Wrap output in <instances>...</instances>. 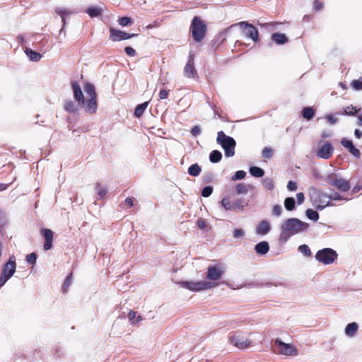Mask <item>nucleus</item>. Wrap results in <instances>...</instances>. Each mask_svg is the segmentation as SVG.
Listing matches in <instances>:
<instances>
[{
	"mask_svg": "<svg viewBox=\"0 0 362 362\" xmlns=\"http://www.w3.org/2000/svg\"><path fill=\"white\" fill-rule=\"evenodd\" d=\"M287 188L290 191H295L297 189V184L294 181L290 180L287 184Z\"/></svg>",
	"mask_w": 362,
	"mask_h": 362,
	"instance_id": "4d7b16f0",
	"label": "nucleus"
},
{
	"mask_svg": "<svg viewBox=\"0 0 362 362\" xmlns=\"http://www.w3.org/2000/svg\"><path fill=\"white\" fill-rule=\"evenodd\" d=\"M262 185L267 189H272L274 188V182L272 179L266 177L262 180Z\"/></svg>",
	"mask_w": 362,
	"mask_h": 362,
	"instance_id": "a19ab883",
	"label": "nucleus"
},
{
	"mask_svg": "<svg viewBox=\"0 0 362 362\" xmlns=\"http://www.w3.org/2000/svg\"><path fill=\"white\" fill-rule=\"evenodd\" d=\"M250 174L255 177H262L264 175V171L263 169L259 167H251L250 168Z\"/></svg>",
	"mask_w": 362,
	"mask_h": 362,
	"instance_id": "72a5a7b5",
	"label": "nucleus"
},
{
	"mask_svg": "<svg viewBox=\"0 0 362 362\" xmlns=\"http://www.w3.org/2000/svg\"><path fill=\"white\" fill-rule=\"evenodd\" d=\"M351 87L356 90L362 89V76L357 80H353L351 83Z\"/></svg>",
	"mask_w": 362,
	"mask_h": 362,
	"instance_id": "58836bf2",
	"label": "nucleus"
},
{
	"mask_svg": "<svg viewBox=\"0 0 362 362\" xmlns=\"http://www.w3.org/2000/svg\"><path fill=\"white\" fill-rule=\"evenodd\" d=\"M207 27L204 21L199 16H194L192 18L189 33L194 40L197 42H201L206 37Z\"/></svg>",
	"mask_w": 362,
	"mask_h": 362,
	"instance_id": "f03ea898",
	"label": "nucleus"
},
{
	"mask_svg": "<svg viewBox=\"0 0 362 362\" xmlns=\"http://www.w3.org/2000/svg\"><path fill=\"white\" fill-rule=\"evenodd\" d=\"M124 52L129 57H134L136 54L135 49L132 47H126L124 48Z\"/></svg>",
	"mask_w": 362,
	"mask_h": 362,
	"instance_id": "864d4df0",
	"label": "nucleus"
},
{
	"mask_svg": "<svg viewBox=\"0 0 362 362\" xmlns=\"http://www.w3.org/2000/svg\"><path fill=\"white\" fill-rule=\"evenodd\" d=\"M274 346L277 351L286 356H293L297 354L298 350L292 344L285 343L280 339H276L274 341Z\"/></svg>",
	"mask_w": 362,
	"mask_h": 362,
	"instance_id": "9d476101",
	"label": "nucleus"
},
{
	"mask_svg": "<svg viewBox=\"0 0 362 362\" xmlns=\"http://www.w3.org/2000/svg\"><path fill=\"white\" fill-rule=\"evenodd\" d=\"M223 272L221 265H211L208 267L206 278L209 280L217 281L222 277Z\"/></svg>",
	"mask_w": 362,
	"mask_h": 362,
	"instance_id": "dca6fc26",
	"label": "nucleus"
},
{
	"mask_svg": "<svg viewBox=\"0 0 362 362\" xmlns=\"http://www.w3.org/2000/svg\"><path fill=\"white\" fill-rule=\"evenodd\" d=\"M71 282H72V273H70L66 278L64 284H63V286H62V291L63 293H66L68 292V290H69V286H71Z\"/></svg>",
	"mask_w": 362,
	"mask_h": 362,
	"instance_id": "f704fd0d",
	"label": "nucleus"
},
{
	"mask_svg": "<svg viewBox=\"0 0 362 362\" xmlns=\"http://www.w3.org/2000/svg\"><path fill=\"white\" fill-rule=\"evenodd\" d=\"M356 112V107L352 105L348 106L345 108V113L348 115H354Z\"/></svg>",
	"mask_w": 362,
	"mask_h": 362,
	"instance_id": "3c124183",
	"label": "nucleus"
},
{
	"mask_svg": "<svg viewBox=\"0 0 362 362\" xmlns=\"http://www.w3.org/2000/svg\"><path fill=\"white\" fill-rule=\"evenodd\" d=\"M271 38L277 45H284L288 42V37L284 33H274L272 35Z\"/></svg>",
	"mask_w": 362,
	"mask_h": 362,
	"instance_id": "5701e85b",
	"label": "nucleus"
},
{
	"mask_svg": "<svg viewBox=\"0 0 362 362\" xmlns=\"http://www.w3.org/2000/svg\"><path fill=\"white\" fill-rule=\"evenodd\" d=\"M274 151L270 146L264 147L262 151V156L264 161L271 159L274 156Z\"/></svg>",
	"mask_w": 362,
	"mask_h": 362,
	"instance_id": "cd10ccee",
	"label": "nucleus"
},
{
	"mask_svg": "<svg viewBox=\"0 0 362 362\" xmlns=\"http://www.w3.org/2000/svg\"><path fill=\"white\" fill-rule=\"evenodd\" d=\"M308 227V223H305L298 218H288L281 226V237L286 240L288 238L307 230Z\"/></svg>",
	"mask_w": 362,
	"mask_h": 362,
	"instance_id": "f257e3e1",
	"label": "nucleus"
},
{
	"mask_svg": "<svg viewBox=\"0 0 362 362\" xmlns=\"http://www.w3.org/2000/svg\"><path fill=\"white\" fill-rule=\"evenodd\" d=\"M64 110L69 113H75L77 111V107L72 100H66L64 104Z\"/></svg>",
	"mask_w": 362,
	"mask_h": 362,
	"instance_id": "c85d7f7f",
	"label": "nucleus"
},
{
	"mask_svg": "<svg viewBox=\"0 0 362 362\" xmlns=\"http://www.w3.org/2000/svg\"><path fill=\"white\" fill-rule=\"evenodd\" d=\"M71 87L74 91V99L78 102V105H83L85 104V100L81 88L78 82L72 81Z\"/></svg>",
	"mask_w": 362,
	"mask_h": 362,
	"instance_id": "6ab92c4d",
	"label": "nucleus"
},
{
	"mask_svg": "<svg viewBox=\"0 0 362 362\" xmlns=\"http://www.w3.org/2000/svg\"><path fill=\"white\" fill-rule=\"evenodd\" d=\"M168 97V91L165 89H162L159 92V99L163 100Z\"/></svg>",
	"mask_w": 362,
	"mask_h": 362,
	"instance_id": "052dcab7",
	"label": "nucleus"
},
{
	"mask_svg": "<svg viewBox=\"0 0 362 362\" xmlns=\"http://www.w3.org/2000/svg\"><path fill=\"white\" fill-rule=\"evenodd\" d=\"M95 192L100 198L104 197L107 192V189L102 187L99 183H97L95 186Z\"/></svg>",
	"mask_w": 362,
	"mask_h": 362,
	"instance_id": "ea45409f",
	"label": "nucleus"
},
{
	"mask_svg": "<svg viewBox=\"0 0 362 362\" xmlns=\"http://www.w3.org/2000/svg\"><path fill=\"white\" fill-rule=\"evenodd\" d=\"M281 211H282V208L280 205L276 204V205L274 206L273 209H272L273 215H274L276 216H279L281 214Z\"/></svg>",
	"mask_w": 362,
	"mask_h": 362,
	"instance_id": "603ef678",
	"label": "nucleus"
},
{
	"mask_svg": "<svg viewBox=\"0 0 362 362\" xmlns=\"http://www.w3.org/2000/svg\"><path fill=\"white\" fill-rule=\"evenodd\" d=\"M284 206L286 210L292 211L295 208V200L293 197H287L284 200Z\"/></svg>",
	"mask_w": 362,
	"mask_h": 362,
	"instance_id": "e433bc0d",
	"label": "nucleus"
},
{
	"mask_svg": "<svg viewBox=\"0 0 362 362\" xmlns=\"http://www.w3.org/2000/svg\"><path fill=\"white\" fill-rule=\"evenodd\" d=\"M103 9L100 7H90L87 9L86 13L91 17H98L102 15Z\"/></svg>",
	"mask_w": 362,
	"mask_h": 362,
	"instance_id": "7c9ffc66",
	"label": "nucleus"
},
{
	"mask_svg": "<svg viewBox=\"0 0 362 362\" xmlns=\"http://www.w3.org/2000/svg\"><path fill=\"white\" fill-rule=\"evenodd\" d=\"M246 175V173L243 170H238L235 173V174L232 176L231 180H242L243 179Z\"/></svg>",
	"mask_w": 362,
	"mask_h": 362,
	"instance_id": "a18cd8bd",
	"label": "nucleus"
},
{
	"mask_svg": "<svg viewBox=\"0 0 362 362\" xmlns=\"http://www.w3.org/2000/svg\"><path fill=\"white\" fill-rule=\"evenodd\" d=\"M349 151L352 154L354 155V156L357 157V158H359L361 156V152L360 151L356 148L354 146H353L349 150Z\"/></svg>",
	"mask_w": 362,
	"mask_h": 362,
	"instance_id": "6e6d98bb",
	"label": "nucleus"
},
{
	"mask_svg": "<svg viewBox=\"0 0 362 362\" xmlns=\"http://www.w3.org/2000/svg\"><path fill=\"white\" fill-rule=\"evenodd\" d=\"M118 22L120 25L126 26V25H128L129 24H130L132 22V21L130 17L124 16V17L119 18L118 20Z\"/></svg>",
	"mask_w": 362,
	"mask_h": 362,
	"instance_id": "c03bdc74",
	"label": "nucleus"
},
{
	"mask_svg": "<svg viewBox=\"0 0 362 362\" xmlns=\"http://www.w3.org/2000/svg\"><path fill=\"white\" fill-rule=\"evenodd\" d=\"M221 205L226 210L230 211H242L244 209L245 203L241 199H237L233 202H231L230 199L224 197L221 200Z\"/></svg>",
	"mask_w": 362,
	"mask_h": 362,
	"instance_id": "f8f14e48",
	"label": "nucleus"
},
{
	"mask_svg": "<svg viewBox=\"0 0 362 362\" xmlns=\"http://www.w3.org/2000/svg\"><path fill=\"white\" fill-rule=\"evenodd\" d=\"M229 341L231 344L240 349L249 347L251 344V341L245 339L238 333L230 335L229 337Z\"/></svg>",
	"mask_w": 362,
	"mask_h": 362,
	"instance_id": "4468645a",
	"label": "nucleus"
},
{
	"mask_svg": "<svg viewBox=\"0 0 362 362\" xmlns=\"http://www.w3.org/2000/svg\"><path fill=\"white\" fill-rule=\"evenodd\" d=\"M271 230L269 223L266 220L261 221L256 228V233L258 235H264Z\"/></svg>",
	"mask_w": 362,
	"mask_h": 362,
	"instance_id": "412c9836",
	"label": "nucleus"
},
{
	"mask_svg": "<svg viewBox=\"0 0 362 362\" xmlns=\"http://www.w3.org/2000/svg\"><path fill=\"white\" fill-rule=\"evenodd\" d=\"M181 286L191 291L197 292L205 289H209L214 286V284L206 281H186L180 283Z\"/></svg>",
	"mask_w": 362,
	"mask_h": 362,
	"instance_id": "1a4fd4ad",
	"label": "nucleus"
},
{
	"mask_svg": "<svg viewBox=\"0 0 362 362\" xmlns=\"http://www.w3.org/2000/svg\"><path fill=\"white\" fill-rule=\"evenodd\" d=\"M298 250L303 253L304 255L307 257H310L312 255V252L310 249L307 245H301L299 246Z\"/></svg>",
	"mask_w": 362,
	"mask_h": 362,
	"instance_id": "79ce46f5",
	"label": "nucleus"
},
{
	"mask_svg": "<svg viewBox=\"0 0 362 362\" xmlns=\"http://www.w3.org/2000/svg\"><path fill=\"white\" fill-rule=\"evenodd\" d=\"M358 326L356 322H351L349 323L345 327V334L347 336L352 337L354 336L356 332L358 331Z\"/></svg>",
	"mask_w": 362,
	"mask_h": 362,
	"instance_id": "b1692460",
	"label": "nucleus"
},
{
	"mask_svg": "<svg viewBox=\"0 0 362 362\" xmlns=\"http://www.w3.org/2000/svg\"><path fill=\"white\" fill-rule=\"evenodd\" d=\"M305 214L307 217L312 221H317L319 219L318 213L313 209H307Z\"/></svg>",
	"mask_w": 362,
	"mask_h": 362,
	"instance_id": "4c0bfd02",
	"label": "nucleus"
},
{
	"mask_svg": "<svg viewBox=\"0 0 362 362\" xmlns=\"http://www.w3.org/2000/svg\"><path fill=\"white\" fill-rule=\"evenodd\" d=\"M216 142L222 146L226 157L229 158L235 155L236 142L233 138L227 136L223 131H220L218 132Z\"/></svg>",
	"mask_w": 362,
	"mask_h": 362,
	"instance_id": "7ed1b4c3",
	"label": "nucleus"
},
{
	"mask_svg": "<svg viewBox=\"0 0 362 362\" xmlns=\"http://www.w3.org/2000/svg\"><path fill=\"white\" fill-rule=\"evenodd\" d=\"M110 40L112 42H118L121 40L130 39L137 34H129L124 31H122L120 30L115 29L114 28H110Z\"/></svg>",
	"mask_w": 362,
	"mask_h": 362,
	"instance_id": "2eb2a0df",
	"label": "nucleus"
},
{
	"mask_svg": "<svg viewBox=\"0 0 362 362\" xmlns=\"http://www.w3.org/2000/svg\"><path fill=\"white\" fill-rule=\"evenodd\" d=\"M5 224V214L3 211H0V228Z\"/></svg>",
	"mask_w": 362,
	"mask_h": 362,
	"instance_id": "e2e57ef3",
	"label": "nucleus"
},
{
	"mask_svg": "<svg viewBox=\"0 0 362 362\" xmlns=\"http://www.w3.org/2000/svg\"><path fill=\"white\" fill-rule=\"evenodd\" d=\"M297 202L298 204H300L303 202L305 197L303 192H298L296 194Z\"/></svg>",
	"mask_w": 362,
	"mask_h": 362,
	"instance_id": "680f3d73",
	"label": "nucleus"
},
{
	"mask_svg": "<svg viewBox=\"0 0 362 362\" xmlns=\"http://www.w3.org/2000/svg\"><path fill=\"white\" fill-rule=\"evenodd\" d=\"M337 252L331 248L320 250L315 255L316 259L324 264H332L337 259Z\"/></svg>",
	"mask_w": 362,
	"mask_h": 362,
	"instance_id": "6e6552de",
	"label": "nucleus"
},
{
	"mask_svg": "<svg viewBox=\"0 0 362 362\" xmlns=\"http://www.w3.org/2000/svg\"><path fill=\"white\" fill-rule=\"evenodd\" d=\"M238 25L246 37L251 38L255 42H258L259 32L253 25L245 21L240 22Z\"/></svg>",
	"mask_w": 362,
	"mask_h": 362,
	"instance_id": "9b49d317",
	"label": "nucleus"
},
{
	"mask_svg": "<svg viewBox=\"0 0 362 362\" xmlns=\"http://www.w3.org/2000/svg\"><path fill=\"white\" fill-rule=\"evenodd\" d=\"M255 250L257 254L264 255L269 252V245L267 241H262L255 245Z\"/></svg>",
	"mask_w": 362,
	"mask_h": 362,
	"instance_id": "4be33fe9",
	"label": "nucleus"
},
{
	"mask_svg": "<svg viewBox=\"0 0 362 362\" xmlns=\"http://www.w3.org/2000/svg\"><path fill=\"white\" fill-rule=\"evenodd\" d=\"M311 199L317 210H322L326 206H334L329 200L328 196L320 190L314 189Z\"/></svg>",
	"mask_w": 362,
	"mask_h": 362,
	"instance_id": "0eeeda50",
	"label": "nucleus"
},
{
	"mask_svg": "<svg viewBox=\"0 0 362 362\" xmlns=\"http://www.w3.org/2000/svg\"><path fill=\"white\" fill-rule=\"evenodd\" d=\"M40 233L45 238L43 248L45 250H49L52 247L54 233L51 229L42 228Z\"/></svg>",
	"mask_w": 362,
	"mask_h": 362,
	"instance_id": "f3484780",
	"label": "nucleus"
},
{
	"mask_svg": "<svg viewBox=\"0 0 362 362\" xmlns=\"http://www.w3.org/2000/svg\"><path fill=\"white\" fill-rule=\"evenodd\" d=\"M25 54H27V56L32 60V61H34V62H38L40 61V59H41L42 56L41 54L39 53V52H35L33 51V49H31L30 48H28L26 47L25 48Z\"/></svg>",
	"mask_w": 362,
	"mask_h": 362,
	"instance_id": "393cba45",
	"label": "nucleus"
},
{
	"mask_svg": "<svg viewBox=\"0 0 362 362\" xmlns=\"http://www.w3.org/2000/svg\"><path fill=\"white\" fill-rule=\"evenodd\" d=\"M26 260L28 263L34 264L37 260V255L35 252H32L27 255Z\"/></svg>",
	"mask_w": 362,
	"mask_h": 362,
	"instance_id": "09e8293b",
	"label": "nucleus"
},
{
	"mask_svg": "<svg viewBox=\"0 0 362 362\" xmlns=\"http://www.w3.org/2000/svg\"><path fill=\"white\" fill-rule=\"evenodd\" d=\"M302 115L305 119L310 120L314 117L315 111L310 107H304L302 110Z\"/></svg>",
	"mask_w": 362,
	"mask_h": 362,
	"instance_id": "473e14b6",
	"label": "nucleus"
},
{
	"mask_svg": "<svg viewBox=\"0 0 362 362\" xmlns=\"http://www.w3.org/2000/svg\"><path fill=\"white\" fill-rule=\"evenodd\" d=\"M222 158V153L218 150H214L209 155V160L211 163H216L219 162Z\"/></svg>",
	"mask_w": 362,
	"mask_h": 362,
	"instance_id": "c756f323",
	"label": "nucleus"
},
{
	"mask_svg": "<svg viewBox=\"0 0 362 362\" xmlns=\"http://www.w3.org/2000/svg\"><path fill=\"white\" fill-rule=\"evenodd\" d=\"M244 230L240 228H236L233 231V237L235 238H242L244 235Z\"/></svg>",
	"mask_w": 362,
	"mask_h": 362,
	"instance_id": "5fc2aeb1",
	"label": "nucleus"
},
{
	"mask_svg": "<svg viewBox=\"0 0 362 362\" xmlns=\"http://www.w3.org/2000/svg\"><path fill=\"white\" fill-rule=\"evenodd\" d=\"M55 12L57 14H58L61 17L62 21L63 23V26H62V29L60 30V33H62L64 29V27L66 26V17L74 13V12L71 11L66 8H61V7L57 8L55 9Z\"/></svg>",
	"mask_w": 362,
	"mask_h": 362,
	"instance_id": "aec40b11",
	"label": "nucleus"
},
{
	"mask_svg": "<svg viewBox=\"0 0 362 362\" xmlns=\"http://www.w3.org/2000/svg\"><path fill=\"white\" fill-rule=\"evenodd\" d=\"M129 321L132 325H136L142 320V317L139 315H136V312L130 310L128 313Z\"/></svg>",
	"mask_w": 362,
	"mask_h": 362,
	"instance_id": "a878e982",
	"label": "nucleus"
},
{
	"mask_svg": "<svg viewBox=\"0 0 362 362\" xmlns=\"http://www.w3.org/2000/svg\"><path fill=\"white\" fill-rule=\"evenodd\" d=\"M84 90L89 97L83 105L85 106V110L87 112L93 114L96 112L98 107L97 95L95 86L90 83H86L84 86Z\"/></svg>",
	"mask_w": 362,
	"mask_h": 362,
	"instance_id": "20e7f679",
	"label": "nucleus"
},
{
	"mask_svg": "<svg viewBox=\"0 0 362 362\" xmlns=\"http://www.w3.org/2000/svg\"><path fill=\"white\" fill-rule=\"evenodd\" d=\"M202 168L197 163L190 165L188 168V173L191 176H198L200 174Z\"/></svg>",
	"mask_w": 362,
	"mask_h": 362,
	"instance_id": "2f4dec72",
	"label": "nucleus"
},
{
	"mask_svg": "<svg viewBox=\"0 0 362 362\" xmlns=\"http://www.w3.org/2000/svg\"><path fill=\"white\" fill-rule=\"evenodd\" d=\"M327 119L329 122H330L331 124H334L337 122V119L335 117H334L332 115H327Z\"/></svg>",
	"mask_w": 362,
	"mask_h": 362,
	"instance_id": "69168bd1",
	"label": "nucleus"
},
{
	"mask_svg": "<svg viewBox=\"0 0 362 362\" xmlns=\"http://www.w3.org/2000/svg\"><path fill=\"white\" fill-rule=\"evenodd\" d=\"M62 351L60 350V349L59 348H57L55 349V352L54 354V356L57 358V357H60L62 356Z\"/></svg>",
	"mask_w": 362,
	"mask_h": 362,
	"instance_id": "338daca9",
	"label": "nucleus"
},
{
	"mask_svg": "<svg viewBox=\"0 0 362 362\" xmlns=\"http://www.w3.org/2000/svg\"><path fill=\"white\" fill-rule=\"evenodd\" d=\"M329 200H348L347 198H344L338 192H334L332 194L328 196Z\"/></svg>",
	"mask_w": 362,
	"mask_h": 362,
	"instance_id": "49530a36",
	"label": "nucleus"
},
{
	"mask_svg": "<svg viewBox=\"0 0 362 362\" xmlns=\"http://www.w3.org/2000/svg\"><path fill=\"white\" fill-rule=\"evenodd\" d=\"M16 269V260L14 255L9 257L8 260L4 264L0 276V287L14 274Z\"/></svg>",
	"mask_w": 362,
	"mask_h": 362,
	"instance_id": "39448f33",
	"label": "nucleus"
},
{
	"mask_svg": "<svg viewBox=\"0 0 362 362\" xmlns=\"http://www.w3.org/2000/svg\"><path fill=\"white\" fill-rule=\"evenodd\" d=\"M184 75L188 78H193L197 75L194 66V55L190 52L187 62L184 67Z\"/></svg>",
	"mask_w": 362,
	"mask_h": 362,
	"instance_id": "ddd939ff",
	"label": "nucleus"
},
{
	"mask_svg": "<svg viewBox=\"0 0 362 362\" xmlns=\"http://www.w3.org/2000/svg\"><path fill=\"white\" fill-rule=\"evenodd\" d=\"M324 4L320 0H315L313 3V9L315 11H320L323 8Z\"/></svg>",
	"mask_w": 362,
	"mask_h": 362,
	"instance_id": "de8ad7c7",
	"label": "nucleus"
},
{
	"mask_svg": "<svg viewBox=\"0 0 362 362\" xmlns=\"http://www.w3.org/2000/svg\"><path fill=\"white\" fill-rule=\"evenodd\" d=\"M250 185H246L243 183H239L235 186V190L238 194H247Z\"/></svg>",
	"mask_w": 362,
	"mask_h": 362,
	"instance_id": "c9c22d12",
	"label": "nucleus"
},
{
	"mask_svg": "<svg viewBox=\"0 0 362 362\" xmlns=\"http://www.w3.org/2000/svg\"><path fill=\"white\" fill-rule=\"evenodd\" d=\"M325 180L328 185L336 187L338 190L343 192H348L351 188V185L349 180L340 177L334 173L328 175L326 177Z\"/></svg>",
	"mask_w": 362,
	"mask_h": 362,
	"instance_id": "423d86ee",
	"label": "nucleus"
},
{
	"mask_svg": "<svg viewBox=\"0 0 362 362\" xmlns=\"http://www.w3.org/2000/svg\"><path fill=\"white\" fill-rule=\"evenodd\" d=\"M354 134L356 136V138L361 139V136H362V132L357 129L355 130Z\"/></svg>",
	"mask_w": 362,
	"mask_h": 362,
	"instance_id": "774afa93",
	"label": "nucleus"
},
{
	"mask_svg": "<svg viewBox=\"0 0 362 362\" xmlns=\"http://www.w3.org/2000/svg\"><path fill=\"white\" fill-rule=\"evenodd\" d=\"M334 148L329 143L324 144L317 152V156L324 159H329L333 154Z\"/></svg>",
	"mask_w": 362,
	"mask_h": 362,
	"instance_id": "a211bd4d",
	"label": "nucleus"
},
{
	"mask_svg": "<svg viewBox=\"0 0 362 362\" xmlns=\"http://www.w3.org/2000/svg\"><path fill=\"white\" fill-rule=\"evenodd\" d=\"M125 204L129 208L132 207L133 206V198H132V197L126 198V199H125Z\"/></svg>",
	"mask_w": 362,
	"mask_h": 362,
	"instance_id": "0e129e2a",
	"label": "nucleus"
},
{
	"mask_svg": "<svg viewBox=\"0 0 362 362\" xmlns=\"http://www.w3.org/2000/svg\"><path fill=\"white\" fill-rule=\"evenodd\" d=\"M201 133V129L199 126L196 125L194 126V127H192V129H191V134L194 136H197L198 135H199Z\"/></svg>",
	"mask_w": 362,
	"mask_h": 362,
	"instance_id": "13d9d810",
	"label": "nucleus"
},
{
	"mask_svg": "<svg viewBox=\"0 0 362 362\" xmlns=\"http://www.w3.org/2000/svg\"><path fill=\"white\" fill-rule=\"evenodd\" d=\"M213 192V187L211 186H206L202 191V196L204 197H209Z\"/></svg>",
	"mask_w": 362,
	"mask_h": 362,
	"instance_id": "37998d69",
	"label": "nucleus"
},
{
	"mask_svg": "<svg viewBox=\"0 0 362 362\" xmlns=\"http://www.w3.org/2000/svg\"><path fill=\"white\" fill-rule=\"evenodd\" d=\"M199 228L204 229L206 227V223L203 218H199L197 222Z\"/></svg>",
	"mask_w": 362,
	"mask_h": 362,
	"instance_id": "bf43d9fd",
	"label": "nucleus"
},
{
	"mask_svg": "<svg viewBox=\"0 0 362 362\" xmlns=\"http://www.w3.org/2000/svg\"><path fill=\"white\" fill-rule=\"evenodd\" d=\"M341 144L344 147L348 148L349 150L354 146L353 142L346 138L341 139Z\"/></svg>",
	"mask_w": 362,
	"mask_h": 362,
	"instance_id": "8fccbe9b",
	"label": "nucleus"
},
{
	"mask_svg": "<svg viewBox=\"0 0 362 362\" xmlns=\"http://www.w3.org/2000/svg\"><path fill=\"white\" fill-rule=\"evenodd\" d=\"M148 105V102H145V103L138 105L135 107V110H134V116L138 118L141 117L142 115L144 114V111L147 108Z\"/></svg>",
	"mask_w": 362,
	"mask_h": 362,
	"instance_id": "bb28decb",
	"label": "nucleus"
}]
</instances>
